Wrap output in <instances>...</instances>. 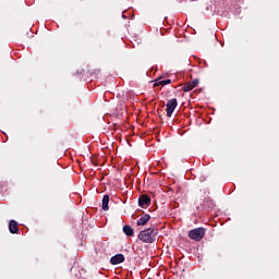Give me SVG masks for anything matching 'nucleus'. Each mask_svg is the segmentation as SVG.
Listing matches in <instances>:
<instances>
[{
    "mask_svg": "<svg viewBox=\"0 0 279 279\" xmlns=\"http://www.w3.org/2000/svg\"><path fill=\"white\" fill-rule=\"evenodd\" d=\"M193 85L191 82L185 83L184 86L182 87V92L183 93H191V90H193Z\"/></svg>",
    "mask_w": 279,
    "mask_h": 279,
    "instance_id": "9b49d317",
    "label": "nucleus"
},
{
    "mask_svg": "<svg viewBox=\"0 0 279 279\" xmlns=\"http://www.w3.org/2000/svg\"><path fill=\"white\" fill-rule=\"evenodd\" d=\"M167 84H171V80H161V86H167Z\"/></svg>",
    "mask_w": 279,
    "mask_h": 279,
    "instance_id": "4468645a",
    "label": "nucleus"
},
{
    "mask_svg": "<svg viewBox=\"0 0 279 279\" xmlns=\"http://www.w3.org/2000/svg\"><path fill=\"white\" fill-rule=\"evenodd\" d=\"M137 239H140L142 243H156V239H158V228L150 227L142 230L137 235Z\"/></svg>",
    "mask_w": 279,
    "mask_h": 279,
    "instance_id": "f257e3e1",
    "label": "nucleus"
},
{
    "mask_svg": "<svg viewBox=\"0 0 279 279\" xmlns=\"http://www.w3.org/2000/svg\"><path fill=\"white\" fill-rule=\"evenodd\" d=\"M204 208H215V201L210 197H206L203 201Z\"/></svg>",
    "mask_w": 279,
    "mask_h": 279,
    "instance_id": "0eeeda50",
    "label": "nucleus"
},
{
    "mask_svg": "<svg viewBox=\"0 0 279 279\" xmlns=\"http://www.w3.org/2000/svg\"><path fill=\"white\" fill-rule=\"evenodd\" d=\"M150 204H151V198H149L147 194H144L138 198V206L141 208H147V206H149Z\"/></svg>",
    "mask_w": 279,
    "mask_h": 279,
    "instance_id": "20e7f679",
    "label": "nucleus"
},
{
    "mask_svg": "<svg viewBox=\"0 0 279 279\" xmlns=\"http://www.w3.org/2000/svg\"><path fill=\"white\" fill-rule=\"evenodd\" d=\"M125 262V256L123 254H117L111 257L110 263L111 265H121V263Z\"/></svg>",
    "mask_w": 279,
    "mask_h": 279,
    "instance_id": "39448f33",
    "label": "nucleus"
},
{
    "mask_svg": "<svg viewBox=\"0 0 279 279\" xmlns=\"http://www.w3.org/2000/svg\"><path fill=\"white\" fill-rule=\"evenodd\" d=\"M108 204H110V196L107 194L102 197V210H110Z\"/></svg>",
    "mask_w": 279,
    "mask_h": 279,
    "instance_id": "1a4fd4ad",
    "label": "nucleus"
},
{
    "mask_svg": "<svg viewBox=\"0 0 279 279\" xmlns=\"http://www.w3.org/2000/svg\"><path fill=\"white\" fill-rule=\"evenodd\" d=\"M192 84V87L195 88L197 84H199V80L195 78L194 81L190 82Z\"/></svg>",
    "mask_w": 279,
    "mask_h": 279,
    "instance_id": "ddd939ff",
    "label": "nucleus"
},
{
    "mask_svg": "<svg viewBox=\"0 0 279 279\" xmlns=\"http://www.w3.org/2000/svg\"><path fill=\"white\" fill-rule=\"evenodd\" d=\"M123 232L126 234V236H134V229H132L130 225H125L123 227Z\"/></svg>",
    "mask_w": 279,
    "mask_h": 279,
    "instance_id": "9d476101",
    "label": "nucleus"
},
{
    "mask_svg": "<svg viewBox=\"0 0 279 279\" xmlns=\"http://www.w3.org/2000/svg\"><path fill=\"white\" fill-rule=\"evenodd\" d=\"M122 19H128V16H125V14H122Z\"/></svg>",
    "mask_w": 279,
    "mask_h": 279,
    "instance_id": "2eb2a0df",
    "label": "nucleus"
},
{
    "mask_svg": "<svg viewBox=\"0 0 279 279\" xmlns=\"http://www.w3.org/2000/svg\"><path fill=\"white\" fill-rule=\"evenodd\" d=\"M151 219V216L148 214H145L137 220V226H147V222Z\"/></svg>",
    "mask_w": 279,
    "mask_h": 279,
    "instance_id": "6e6552de",
    "label": "nucleus"
},
{
    "mask_svg": "<svg viewBox=\"0 0 279 279\" xmlns=\"http://www.w3.org/2000/svg\"><path fill=\"white\" fill-rule=\"evenodd\" d=\"M158 86H162V78L155 80L154 88H158Z\"/></svg>",
    "mask_w": 279,
    "mask_h": 279,
    "instance_id": "f8f14e48",
    "label": "nucleus"
},
{
    "mask_svg": "<svg viewBox=\"0 0 279 279\" xmlns=\"http://www.w3.org/2000/svg\"><path fill=\"white\" fill-rule=\"evenodd\" d=\"M166 106H167V117L169 118L173 117V112L178 108V99L172 98L168 100Z\"/></svg>",
    "mask_w": 279,
    "mask_h": 279,
    "instance_id": "7ed1b4c3",
    "label": "nucleus"
},
{
    "mask_svg": "<svg viewBox=\"0 0 279 279\" xmlns=\"http://www.w3.org/2000/svg\"><path fill=\"white\" fill-rule=\"evenodd\" d=\"M9 232H11V234H19V222L15 220H10Z\"/></svg>",
    "mask_w": 279,
    "mask_h": 279,
    "instance_id": "423d86ee",
    "label": "nucleus"
},
{
    "mask_svg": "<svg viewBox=\"0 0 279 279\" xmlns=\"http://www.w3.org/2000/svg\"><path fill=\"white\" fill-rule=\"evenodd\" d=\"M187 236L192 239V241L199 242L204 236H206V229L204 228H196L189 231Z\"/></svg>",
    "mask_w": 279,
    "mask_h": 279,
    "instance_id": "f03ea898",
    "label": "nucleus"
}]
</instances>
